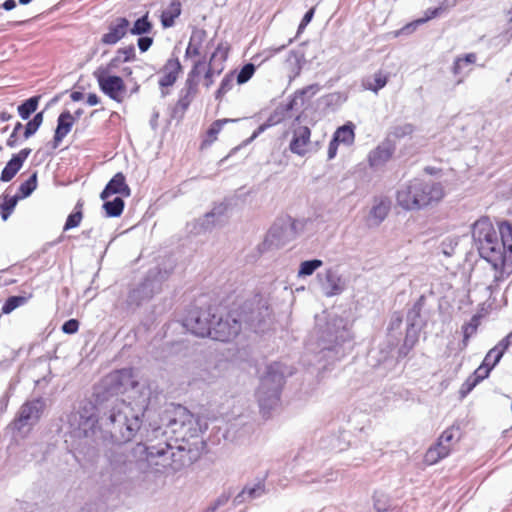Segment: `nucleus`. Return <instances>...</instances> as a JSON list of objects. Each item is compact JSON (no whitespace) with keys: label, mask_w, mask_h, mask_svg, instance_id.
I'll list each match as a JSON object with an SVG mask.
<instances>
[{"label":"nucleus","mask_w":512,"mask_h":512,"mask_svg":"<svg viewBox=\"0 0 512 512\" xmlns=\"http://www.w3.org/2000/svg\"><path fill=\"white\" fill-rule=\"evenodd\" d=\"M160 423L161 426L153 429L155 437L171 433V439L156 444L152 441L148 444L138 443L134 448V455L145 461L156 473L176 472L184 465L182 453L191 448L183 444L175 446L172 441L175 444L181 442L189 445L191 440H195L193 444H196L197 439L207 429V425L186 407L174 403L167 405L160 414Z\"/></svg>","instance_id":"obj_1"},{"label":"nucleus","mask_w":512,"mask_h":512,"mask_svg":"<svg viewBox=\"0 0 512 512\" xmlns=\"http://www.w3.org/2000/svg\"><path fill=\"white\" fill-rule=\"evenodd\" d=\"M471 233L479 255L490 265L493 280L487 289L492 294L512 274V225L504 221L496 230L488 217H481Z\"/></svg>","instance_id":"obj_2"},{"label":"nucleus","mask_w":512,"mask_h":512,"mask_svg":"<svg viewBox=\"0 0 512 512\" xmlns=\"http://www.w3.org/2000/svg\"><path fill=\"white\" fill-rule=\"evenodd\" d=\"M316 347L313 349L317 362L323 368L341 360L353 348V336L346 319L330 315L324 323H317Z\"/></svg>","instance_id":"obj_3"},{"label":"nucleus","mask_w":512,"mask_h":512,"mask_svg":"<svg viewBox=\"0 0 512 512\" xmlns=\"http://www.w3.org/2000/svg\"><path fill=\"white\" fill-rule=\"evenodd\" d=\"M109 409L102 416L104 425L109 429L113 442L124 444L131 441L142 424V409L137 411L122 399H112Z\"/></svg>","instance_id":"obj_4"},{"label":"nucleus","mask_w":512,"mask_h":512,"mask_svg":"<svg viewBox=\"0 0 512 512\" xmlns=\"http://www.w3.org/2000/svg\"><path fill=\"white\" fill-rule=\"evenodd\" d=\"M444 197L440 182L413 178L403 183L396 192V202L406 211L421 210Z\"/></svg>","instance_id":"obj_5"},{"label":"nucleus","mask_w":512,"mask_h":512,"mask_svg":"<svg viewBox=\"0 0 512 512\" xmlns=\"http://www.w3.org/2000/svg\"><path fill=\"white\" fill-rule=\"evenodd\" d=\"M292 374V369L281 362H273L267 366L256 391L260 412L264 418H268L271 411L280 404L285 378Z\"/></svg>","instance_id":"obj_6"},{"label":"nucleus","mask_w":512,"mask_h":512,"mask_svg":"<svg viewBox=\"0 0 512 512\" xmlns=\"http://www.w3.org/2000/svg\"><path fill=\"white\" fill-rule=\"evenodd\" d=\"M242 324L248 326L254 332L264 330V324L270 317L271 309L267 299L260 294L254 295L237 308Z\"/></svg>","instance_id":"obj_7"},{"label":"nucleus","mask_w":512,"mask_h":512,"mask_svg":"<svg viewBox=\"0 0 512 512\" xmlns=\"http://www.w3.org/2000/svg\"><path fill=\"white\" fill-rule=\"evenodd\" d=\"M242 325L237 309H233L225 317L218 318L216 322L213 320L208 337L220 342H229L238 336Z\"/></svg>","instance_id":"obj_8"},{"label":"nucleus","mask_w":512,"mask_h":512,"mask_svg":"<svg viewBox=\"0 0 512 512\" xmlns=\"http://www.w3.org/2000/svg\"><path fill=\"white\" fill-rule=\"evenodd\" d=\"M462 431L459 425L446 428L439 436L437 443L428 449L425 458L429 463H435L447 457L452 447L461 439Z\"/></svg>","instance_id":"obj_9"},{"label":"nucleus","mask_w":512,"mask_h":512,"mask_svg":"<svg viewBox=\"0 0 512 512\" xmlns=\"http://www.w3.org/2000/svg\"><path fill=\"white\" fill-rule=\"evenodd\" d=\"M215 319L216 316L211 308H193L183 319V326L198 337H208L211 333L210 327Z\"/></svg>","instance_id":"obj_10"},{"label":"nucleus","mask_w":512,"mask_h":512,"mask_svg":"<svg viewBox=\"0 0 512 512\" xmlns=\"http://www.w3.org/2000/svg\"><path fill=\"white\" fill-rule=\"evenodd\" d=\"M115 69H109V66L99 67L94 73L100 90L110 99L121 102L125 93V84L120 76L109 75Z\"/></svg>","instance_id":"obj_11"},{"label":"nucleus","mask_w":512,"mask_h":512,"mask_svg":"<svg viewBox=\"0 0 512 512\" xmlns=\"http://www.w3.org/2000/svg\"><path fill=\"white\" fill-rule=\"evenodd\" d=\"M45 408V402L42 398H36L26 401L19 409L17 417L12 422L13 429L22 431L26 426L36 424Z\"/></svg>","instance_id":"obj_12"},{"label":"nucleus","mask_w":512,"mask_h":512,"mask_svg":"<svg viewBox=\"0 0 512 512\" xmlns=\"http://www.w3.org/2000/svg\"><path fill=\"white\" fill-rule=\"evenodd\" d=\"M69 421L77 436L88 437L97 423L94 407L85 406L82 410L71 414Z\"/></svg>","instance_id":"obj_13"},{"label":"nucleus","mask_w":512,"mask_h":512,"mask_svg":"<svg viewBox=\"0 0 512 512\" xmlns=\"http://www.w3.org/2000/svg\"><path fill=\"white\" fill-rule=\"evenodd\" d=\"M396 151L395 142L386 137L381 143H379L373 150L368 154L367 160L369 167L373 170H377L386 165V163L393 157Z\"/></svg>","instance_id":"obj_14"},{"label":"nucleus","mask_w":512,"mask_h":512,"mask_svg":"<svg viewBox=\"0 0 512 512\" xmlns=\"http://www.w3.org/2000/svg\"><path fill=\"white\" fill-rule=\"evenodd\" d=\"M294 100H288L287 103L279 104L269 115L264 123H262L252 134L251 139H255L268 128L276 126L291 117V111L294 109Z\"/></svg>","instance_id":"obj_15"},{"label":"nucleus","mask_w":512,"mask_h":512,"mask_svg":"<svg viewBox=\"0 0 512 512\" xmlns=\"http://www.w3.org/2000/svg\"><path fill=\"white\" fill-rule=\"evenodd\" d=\"M182 66L177 57L169 58L162 68L163 75L159 78L158 84L161 88V97L169 95V91L165 88L171 87L175 84L178 74L181 71Z\"/></svg>","instance_id":"obj_16"},{"label":"nucleus","mask_w":512,"mask_h":512,"mask_svg":"<svg viewBox=\"0 0 512 512\" xmlns=\"http://www.w3.org/2000/svg\"><path fill=\"white\" fill-rule=\"evenodd\" d=\"M158 289L157 281L147 276L136 288L129 292L128 303L139 306L143 301L151 299Z\"/></svg>","instance_id":"obj_17"},{"label":"nucleus","mask_w":512,"mask_h":512,"mask_svg":"<svg viewBox=\"0 0 512 512\" xmlns=\"http://www.w3.org/2000/svg\"><path fill=\"white\" fill-rule=\"evenodd\" d=\"M321 286L327 297H333L340 295L346 289V281L337 269L329 268L325 271Z\"/></svg>","instance_id":"obj_18"},{"label":"nucleus","mask_w":512,"mask_h":512,"mask_svg":"<svg viewBox=\"0 0 512 512\" xmlns=\"http://www.w3.org/2000/svg\"><path fill=\"white\" fill-rule=\"evenodd\" d=\"M266 494L264 479H258L255 482L247 483L242 490L234 497L233 505L238 506L244 503L261 498Z\"/></svg>","instance_id":"obj_19"},{"label":"nucleus","mask_w":512,"mask_h":512,"mask_svg":"<svg viewBox=\"0 0 512 512\" xmlns=\"http://www.w3.org/2000/svg\"><path fill=\"white\" fill-rule=\"evenodd\" d=\"M198 92V86L194 84L184 83L183 88L179 91V98L172 109L171 116L173 118L182 119L188 110L190 104L194 100Z\"/></svg>","instance_id":"obj_20"},{"label":"nucleus","mask_w":512,"mask_h":512,"mask_svg":"<svg viewBox=\"0 0 512 512\" xmlns=\"http://www.w3.org/2000/svg\"><path fill=\"white\" fill-rule=\"evenodd\" d=\"M31 152L32 150L30 148H24L20 150L17 154H13L11 159L6 163L1 172L0 181H11L20 171L24 162L29 157Z\"/></svg>","instance_id":"obj_21"},{"label":"nucleus","mask_w":512,"mask_h":512,"mask_svg":"<svg viewBox=\"0 0 512 512\" xmlns=\"http://www.w3.org/2000/svg\"><path fill=\"white\" fill-rule=\"evenodd\" d=\"M130 22L125 17H118L108 27V32L101 37V42L105 45H115L125 37L129 30Z\"/></svg>","instance_id":"obj_22"},{"label":"nucleus","mask_w":512,"mask_h":512,"mask_svg":"<svg viewBox=\"0 0 512 512\" xmlns=\"http://www.w3.org/2000/svg\"><path fill=\"white\" fill-rule=\"evenodd\" d=\"M391 209V200L386 196L375 197L369 212L370 225L379 226L388 216Z\"/></svg>","instance_id":"obj_23"},{"label":"nucleus","mask_w":512,"mask_h":512,"mask_svg":"<svg viewBox=\"0 0 512 512\" xmlns=\"http://www.w3.org/2000/svg\"><path fill=\"white\" fill-rule=\"evenodd\" d=\"M113 194H120L124 197H129L131 190L126 184L125 176L119 172L116 173L106 184L105 188L100 194L102 200L108 199Z\"/></svg>","instance_id":"obj_24"},{"label":"nucleus","mask_w":512,"mask_h":512,"mask_svg":"<svg viewBox=\"0 0 512 512\" xmlns=\"http://www.w3.org/2000/svg\"><path fill=\"white\" fill-rule=\"evenodd\" d=\"M311 131L307 126H300L293 132V137L289 145L292 153L304 156L306 154V145L310 141Z\"/></svg>","instance_id":"obj_25"},{"label":"nucleus","mask_w":512,"mask_h":512,"mask_svg":"<svg viewBox=\"0 0 512 512\" xmlns=\"http://www.w3.org/2000/svg\"><path fill=\"white\" fill-rule=\"evenodd\" d=\"M74 122L75 118L69 111H64L58 116L57 127L53 137L54 148H57L61 141L68 135L74 125Z\"/></svg>","instance_id":"obj_26"},{"label":"nucleus","mask_w":512,"mask_h":512,"mask_svg":"<svg viewBox=\"0 0 512 512\" xmlns=\"http://www.w3.org/2000/svg\"><path fill=\"white\" fill-rule=\"evenodd\" d=\"M422 328L423 327L420 326L412 327L410 325H407L403 344L398 350L399 357H406L409 354V352L415 347L419 340V335Z\"/></svg>","instance_id":"obj_27"},{"label":"nucleus","mask_w":512,"mask_h":512,"mask_svg":"<svg viewBox=\"0 0 512 512\" xmlns=\"http://www.w3.org/2000/svg\"><path fill=\"white\" fill-rule=\"evenodd\" d=\"M206 37L207 32L204 29H193L185 51V57H195L200 55V49L206 40Z\"/></svg>","instance_id":"obj_28"},{"label":"nucleus","mask_w":512,"mask_h":512,"mask_svg":"<svg viewBox=\"0 0 512 512\" xmlns=\"http://www.w3.org/2000/svg\"><path fill=\"white\" fill-rule=\"evenodd\" d=\"M342 477V472L337 470H327L324 474L315 475V473L307 472L303 474L299 481L304 484H311V483H318V482H324V483H330L337 481L339 478Z\"/></svg>","instance_id":"obj_29"},{"label":"nucleus","mask_w":512,"mask_h":512,"mask_svg":"<svg viewBox=\"0 0 512 512\" xmlns=\"http://www.w3.org/2000/svg\"><path fill=\"white\" fill-rule=\"evenodd\" d=\"M267 240L277 245L284 244L292 240L288 231L284 227L283 218L277 219L271 226L267 234Z\"/></svg>","instance_id":"obj_30"},{"label":"nucleus","mask_w":512,"mask_h":512,"mask_svg":"<svg viewBox=\"0 0 512 512\" xmlns=\"http://www.w3.org/2000/svg\"><path fill=\"white\" fill-rule=\"evenodd\" d=\"M181 15V3L178 0L170 2L168 7L161 13V25L163 28H170L174 26L175 19Z\"/></svg>","instance_id":"obj_31"},{"label":"nucleus","mask_w":512,"mask_h":512,"mask_svg":"<svg viewBox=\"0 0 512 512\" xmlns=\"http://www.w3.org/2000/svg\"><path fill=\"white\" fill-rule=\"evenodd\" d=\"M320 91V85L317 83L308 85L302 89L296 90L288 100H294V108L298 106V100H300V106H303L307 100L315 96Z\"/></svg>","instance_id":"obj_32"},{"label":"nucleus","mask_w":512,"mask_h":512,"mask_svg":"<svg viewBox=\"0 0 512 512\" xmlns=\"http://www.w3.org/2000/svg\"><path fill=\"white\" fill-rule=\"evenodd\" d=\"M135 57V47L134 45H129L124 48H119L107 65L109 69H117L121 63L133 61Z\"/></svg>","instance_id":"obj_33"},{"label":"nucleus","mask_w":512,"mask_h":512,"mask_svg":"<svg viewBox=\"0 0 512 512\" xmlns=\"http://www.w3.org/2000/svg\"><path fill=\"white\" fill-rule=\"evenodd\" d=\"M355 126L353 123L348 122L343 126L337 128L335 131L333 138L338 142L344 145H352L355 139L354 133Z\"/></svg>","instance_id":"obj_34"},{"label":"nucleus","mask_w":512,"mask_h":512,"mask_svg":"<svg viewBox=\"0 0 512 512\" xmlns=\"http://www.w3.org/2000/svg\"><path fill=\"white\" fill-rule=\"evenodd\" d=\"M103 209L106 217L116 218L119 217L124 210L125 202L122 197L116 196L113 200H103Z\"/></svg>","instance_id":"obj_35"},{"label":"nucleus","mask_w":512,"mask_h":512,"mask_svg":"<svg viewBox=\"0 0 512 512\" xmlns=\"http://www.w3.org/2000/svg\"><path fill=\"white\" fill-rule=\"evenodd\" d=\"M480 325V316L475 314L471 317L469 322L463 324L462 326V347L461 349H465L470 341V338L477 333L478 327Z\"/></svg>","instance_id":"obj_36"},{"label":"nucleus","mask_w":512,"mask_h":512,"mask_svg":"<svg viewBox=\"0 0 512 512\" xmlns=\"http://www.w3.org/2000/svg\"><path fill=\"white\" fill-rule=\"evenodd\" d=\"M388 82V75L382 71H378L373 75V81H363V86L366 90L377 93L380 89L384 88Z\"/></svg>","instance_id":"obj_37"},{"label":"nucleus","mask_w":512,"mask_h":512,"mask_svg":"<svg viewBox=\"0 0 512 512\" xmlns=\"http://www.w3.org/2000/svg\"><path fill=\"white\" fill-rule=\"evenodd\" d=\"M39 96H33L18 106V114L23 120H27L37 110Z\"/></svg>","instance_id":"obj_38"},{"label":"nucleus","mask_w":512,"mask_h":512,"mask_svg":"<svg viewBox=\"0 0 512 512\" xmlns=\"http://www.w3.org/2000/svg\"><path fill=\"white\" fill-rule=\"evenodd\" d=\"M284 221V227L288 231L291 239H295L304 229L305 221L293 219L290 216L282 217Z\"/></svg>","instance_id":"obj_39"},{"label":"nucleus","mask_w":512,"mask_h":512,"mask_svg":"<svg viewBox=\"0 0 512 512\" xmlns=\"http://www.w3.org/2000/svg\"><path fill=\"white\" fill-rule=\"evenodd\" d=\"M229 44L227 42H221L217 45L215 51L212 53L209 63L214 66H223L226 61L229 52Z\"/></svg>","instance_id":"obj_40"},{"label":"nucleus","mask_w":512,"mask_h":512,"mask_svg":"<svg viewBox=\"0 0 512 512\" xmlns=\"http://www.w3.org/2000/svg\"><path fill=\"white\" fill-rule=\"evenodd\" d=\"M152 30V23L148 19V15H143L142 17L138 18L132 28L128 30L132 35H146L150 33Z\"/></svg>","instance_id":"obj_41"},{"label":"nucleus","mask_w":512,"mask_h":512,"mask_svg":"<svg viewBox=\"0 0 512 512\" xmlns=\"http://www.w3.org/2000/svg\"><path fill=\"white\" fill-rule=\"evenodd\" d=\"M30 297H31V295H29V296L15 295V296L8 297L2 306V313L10 314L16 308L26 304Z\"/></svg>","instance_id":"obj_42"},{"label":"nucleus","mask_w":512,"mask_h":512,"mask_svg":"<svg viewBox=\"0 0 512 512\" xmlns=\"http://www.w3.org/2000/svg\"><path fill=\"white\" fill-rule=\"evenodd\" d=\"M20 197L18 195L14 196H8L3 195V202L1 203V218L6 221L10 215L12 214L13 210L15 209L18 200Z\"/></svg>","instance_id":"obj_43"},{"label":"nucleus","mask_w":512,"mask_h":512,"mask_svg":"<svg viewBox=\"0 0 512 512\" xmlns=\"http://www.w3.org/2000/svg\"><path fill=\"white\" fill-rule=\"evenodd\" d=\"M221 212H217L216 209L206 213L202 219H199L198 225L201 230H211L217 222H219Z\"/></svg>","instance_id":"obj_44"},{"label":"nucleus","mask_w":512,"mask_h":512,"mask_svg":"<svg viewBox=\"0 0 512 512\" xmlns=\"http://www.w3.org/2000/svg\"><path fill=\"white\" fill-rule=\"evenodd\" d=\"M206 62L204 59L198 60L194 63L192 69L187 75L185 80L186 83L194 84L195 86L199 85V77L202 72L206 71Z\"/></svg>","instance_id":"obj_45"},{"label":"nucleus","mask_w":512,"mask_h":512,"mask_svg":"<svg viewBox=\"0 0 512 512\" xmlns=\"http://www.w3.org/2000/svg\"><path fill=\"white\" fill-rule=\"evenodd\" d=\"M37 188V172H34L26 181L20 184L19 194L20 199L29 197Z\"/></svg>","instance_id":"obj_46"},{"label":"nucleus","mask_w":512,"mask_h":512,"mask_svg":"<svg viewBox=\"0 0 512 512\" xmlns=\"http://www.w3.org/2000/svg\"><path fill=\"white\" fill-rule=\"evenodd\" d=\"M81 207H82V205L80 203H77L75 206V210L68 215L66 222L64 224V227H63L64 231H68V230L76 228L80 225L81 220L83 218Z\"/></svg>","instance_id":"obj_47"},{"label":"nucleus","mask_w":512,"mask_h":512,"mask_svg":"<svg viewBox=\"0 0 512 512\" xmlns=\"http://www.w3.org/2000/svg\"><path fill=\"white\" fill-rule=\"evenodd\" d=\"M323 265V261L320 259H311L303 261L300 264L298 276H311L318 268Z\"/></svg>","instance_id":"obj_48"},{"label":"nucleus","mask_w":512,"mask_h":512,"mask_svg":"<svg viewBox=\"0 0 512 512\" xmlns=\"http://www.w3.org/2000/svg\"><path fill=\"white\" fill-rule=\"evenodd\" d=\"M414 131V127L412 124L405 123L400 125H394L391 127L388 136L389 138L394 137L396 139L404 138L408 135H411Z\"/></svg>","instance_id":"obj_49"},{"label":"nucleus","mask_w":512,"mask_h":512,"mask_svg":"<svg viewBox=\"0 0 512 512\" xmlns=\"http://www.w3.org/2000/svg\"><path fill=\"white\" fill-rule=\"evenodd\" d=\"M43 122V112L36 113L34 117L25 125L24 138L33 136L40 128Z\"/></svg>","instance_id":"obj_50"},{"label":"nucleus","mask_w":512,"mask_h":512,"mask_svg":"<svg viewBox=\"0 0 512 512\" xmlns=\"http://www.w3.org/2000/svg\"><path fill=\"white\" fill-rule=\"evenodd\" d=\"M449 8V5L447 4V0H444L438 7L429 8L425 12V17L418 19L417 23H425L428 20H431L435 17L440 16L442 13H444Z\"/></svg>","instance_id":"obj_51"},{"label":"nucleus","mask_w":512,"mask_h":512,"mask_svg":"<svg viewBox=\"0 0 512 512\" xmlns=\"http://www.w3.org/2000/svg\"><path fill=\"white\" fill-rule=\"evenodd\" d=\"M304 61V53L301 52L300 50H291L289 52L287 62L295 66V76L300 74Z\"/></svg>","instance_id":"obj_52"},{"label":"nucleus","mask_w":512,"mask_h":512,"mask_svg":"<svg viewBox=\"0 0 512 512\" xmlns=\"http://www.w3.org/2000/svg\"><path fill=\"white\" fill-rule=\"evenodd\" d=\"M233 85H234L233 74L230 73V74L225 75V77L221 81L220 87L218 88V90L215 93V98L217 100H221V98L232 89Z\"/></svg>","instance_id":"obj_53"},{"label":"nucleus","mask_w":512,"mask_h":512,"mask_svg":"<svg viewBox=\"0 0 512 512\" xmlns=\"http://www.w3.org/2000/svg\"><path fill=\"white\" fill-rule=\"evenodd\" d=\"M477 56L475 53H468L464 57L457 58L453 63V73L460 75V65L470 66L476 62Z\"/></svg>","instance_id":"obj_54"},{"label":"nucleus","mask_w":512,"mask_h":512,"mask_svg":"<svg viewBox=\"0 0 512 512\" xmlns=\"http://www.w3.org/2000/svg\"><path fill=\"white\" fill-rule=\"evenodd\" d=\"M458 245V238L448 236L444 238L440 244V250L445 256H451Z\"/></svg>","instance_id":"obj_55"},{"label":"nucleus","mask_w":512,"mask_h":512,"mask_svg":"<svg viewBox=\"0 0 512 512\" xmlns=\"http://www.w3.org/2000/svg\"><path fill=\"white\" fill-rule=\"evenodd\" d=\"M255 70H256L255 65L252 63H247V64L243 65L237 75L238 84H244V83L248 82L254 75Z\"/></svg>","instance_id":"obj_56"},{"label":"nucleus","mask_w":512,"mask_h":512,"mask_svg":"<svg viewBox=\"0 0 512 512\" xmlns=\"http://www.w3.org/2000/svg\"><path fill=\"white\" fill-rule=\"evenodd\" d=\"M406 320L407 325H410L412 327H423L425 324L422 319V312L412 307L407 312Z\"/></svg>","instance_id":"obj_57"},{"label":"nucleus","mask_w":512,"mask_h":512,"mask_svg":"<svg viewBox=\"0 0 512 512\" xmlns=\"http://www.w3.org/2000/svg\"><path fill=\"white\" fill-rule=\"evenodd\" d=\"M233 119H218L214 121L207 130V136L211 140H215L218 133L222 130L223 126L228 122H234Z\"/></svg>","instance_id":"obj_58"},{"label":"nucleus","mask_w":512,"mask_h":512,"mask_svg":"<svg viewBox=\"0 0 512 512\" xmlns=\"http://www.w3.org/2000/svg\"><path fill=\"white\" fill-rule=\"evenodd\" d=\"M223 68H224V66H222L221 64L219 66H214L209 63V65L205 71V74H204V79H205L204 85L207 88H209L213 84V79H212L213 75L221 74V72L223 71Z\"/></svg>","instance_id":"obj_59"},{"label":"nucleus","mask_w":512,"mask_h":512,"mask_svg":"<svg viewBox=\"0 0 512 512\" xmlns=\"http://www.w3.org/2000/svg\"><path fill=\"white\" fill-rule=\"evenodd\" d=\"M230 499V494L222 493L213 504H211L205 512H216L218 508L226 505Z\"/></svg>","instance_id":"obj_60"},{"label":"nucleus","mask_w":512,"mask_h":512,"mask_svg":"<svg viewBox=\"0 0 512 512\" xmlns=\"http://www.w3.org/2000/svg\"><path fill=\"white\" fill-rule=\"evenodd\" d=\"M62 332L65 334H75L79 329V321L77 319H69L65 321L62 325Z\"/></svg>","instance_id":"obj_61"},{"label":"nucleus","mask_w":512,"mask_h":512,"mask_svg":"<svg viewBox=\"0 0 512 512\" xmlns=\"http://www.w3.org/2000/svg\"><path fill=\"white\" fill-rule=\"evenodd\" d=\"M491 371H492V369H490V368L486 367L485 365L481 364L474 371L472 377H473V379L477 380V382L479 383L480 381H482L485 378H487Z\"/></svg>","instance_id":"obj_62"},{"label":"nucleus","mask_w":512,"mask_h":512,"mask_svg":"<svg viewBox=\"0 0 512 512\" xmlns=\"http://www.w3.org/2000/svg\"><path fill=\"white\" fill-rule=\"evenodd\" d=\"M314 13H315V8H311L304 14V16L298 26L297 34H300L306 28V26L312 21Z\"/></svg>","instance_id":"obj_63"},{"label":"nucleus","mask_w":512,"mask_h":512,"mask_svg":"<svg viewBox=\"0 0 512 512\" xmlns=\"http://www.w3.org/2000/svg\"><path fill=\"white\" fill-rule=\"evenodd\" d=\"M124 376H127V372L125 370H119L111 373L107 380L113 386L122 385L121 380Z\"/></svg>","instance_id":"obj_64"}]
</instances>
